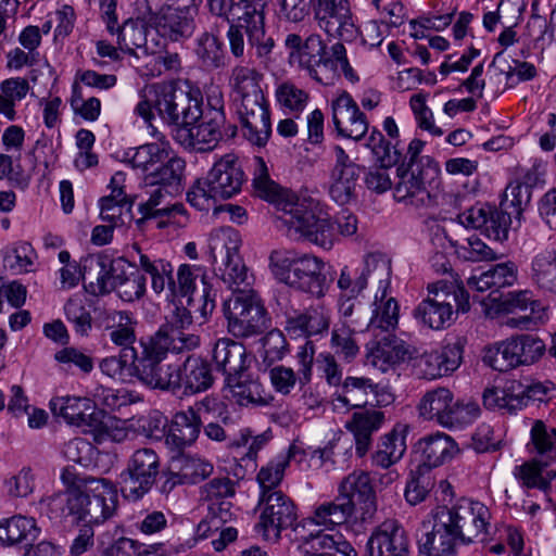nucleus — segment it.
Wrapping results in <instances>:
<instances>
[{"label":"nucleus","instance_id":"obj_1","mask_svg":"<svg viewBox=\"0 0 556 556\" xmlns=\"http://www.w3.org/2000/svg\"><path fill=\"white\" fill-rule=\"evenodd\" d=\"M65 492L52 494L41 501L51 520L63 521L72 517L75 522H86L74 539L70 553L80 556L94 544L92 525L110 519L117 508V490L104 478L77 477L70 469L62 472Z\"/></svg>","mask_w":556,"mask_h":556},{"label":"nucleus","instance_id":"obj_2","mask_svg":"<svg viewBox=\"0 0 556 556\" xmlns=\"http://www.w3.org/2000/svg\"><path fill=\"white\" fill-rule=\"evenodd\" d=\"M270 0H207L210 12L228 23L227 40L231 54L241 59L248 45L261 63L271 60L275 40L267 36L266 9Z\"/></svg>","mask_w":556,"mask_h":556},{"label":"nucleus","instance_id":"obj_3","mask_svg":"<svg viewBox=\"0 0 556 556\" xmlns=\"http://www.w3.org/2000/svg\"><path fill=\"white\" fill-rule=\"evenodd\" d=\"M261 79L262 74L248 65H236L229 78L243 136L257 147H264L271 135L270 114Z\"/></svg>","mask_w":556,"mask_h":556},{"label":"nucleus","instance_id":"obj_4","mask_svg":"<svg viewBox=\"0 0 556 556\" xmlns=\"http://www.w3.org/2000/svg\"><path fill=\"white\" fill-rule=\"evenodd\" d=\"M282 220L288 235L294 239H305L325 249L332 245L336 233L353 236L357 231V218L348 210H341L334 223L312 199L298 200L286 204Z\"/></svg>","mask_w":556,"mask_h":556},{"label":"nucleus","instance_id":"obj_5","mask_svg":"<svg viewBox=\"0 0 556 556\" xmlns=\"http://www.w3.org/2000/svg\"><path fill=\"white\" fill-rule=\"evenodd\" d=\"M531 199L528 186L519 182L509 184L501 201L504 210L513 208L511 212L498 210L495 206L477 203L458 214L457 219L466 228L477 229L488 238L503 242L507 240L511 214L520 215Z\"/></svg>","mask_w":556,"mask_h":556},{"label":"nucleus","instance_id":"obj_6","mask_svg":"<svg viewBox=\"0 0 556 556\" xmlns=\"http://www.w3.org/2000/svg\"><path fill=\"white\" fill-rule=\"evenodd\" d=\"M269 268L279 282L294 290L318 299L325 295L324 263L312 254L276 249L269 254Z\"/></svg>","mask_w":556,"mask_h":556},{"label":"nucleus","instance_id":"obj_7","mask_svg":"<svg viewBox=\"0 0 556 556\" xmlns=\"http://www.w3.org/2000/svg\"><path fill=\"white\" fill-rule=\"evenodd\" d=\"M427 289L428 296L414 309V317L420 325L441 330L453 323L454 305L456 312L469 311V294L457 281L439 280L429 283Z\"/></svg>","mask_w":556,"mask_h":556},{"label":"nucleus","instance_id":"obj_8","mask_svg":"<svg viewBox=\"0 0 556 556\" xmlns=\"http://www.w3.org/2000/svg\"><path fill=\"white\" fill-rule=\"evenodd\" d=\"M227 329L235 338H251L264 333L270 318L260 295L253 290H242L224 302Z\"/></svg>","mask_w":556,"mask_h":556},{"label":"nucleus","instance_id":"obj_9","mask_svg":"<svg viewBox=\"0 0 556 556\" xmlns=\"http://www.w3.org/2000/svg\"><path fill=\"white\" fill-rule=\"evenodd\" d=\"M435 511L441 518L445 517V523L462 543L468 544L478 538L483 541L488 534L491 514L480 502L462 498L452 507L441 506Z\"/></svg>","mask_w":556,"mask_h":556},{"label":"nucleus","instance_id":"obj_10","mask_svg":"<svg viewBox=\"0 0 556 556\" xmlns=\"http://www.w3.org/2000/svg\"><path fill=\"white\" fill-rule=\"evenodd\" d=\"M136 265L124 257L111 258L105 254L90 255L81 266V278L88 293L99 296L116 290L129 278L128 269Z\"/></svg>","mask_w":556,"mask_h":556},{"label":"nucleus","instance_id":"obj_11","mask_svg":"<svg viewBox=\"0 0 556 556\" xmlns=\"http://www.w3.org/2000/svg\"><path fill=\"white\" fill-rule=\"evenodd\" d=\"M222 238L213 240L208 250V261L220 279L236 292L242 291L241 286L248 287V268L239 255V236L232 229H223Z\"/></svg>","mask_w":556,"mask_h":556},{"label":"nucleus","instance_id":"obj_12","mask_svg":"<svg viewBox=\"0 0 556 556\" xmlns=\"http://www.w3.org/2000/svg\"><path fill=\"white\" fill-rule=\"evenodd\" d=\"M176 291L187 298L188 306H195L203 319L212 315L216 306L217 290L207 281V271L200 265L181 264L176 273Z\"/></svg>","mask_w":556,"mask_h":556},{"label":"nucleus","instance_id":"obj_13","mask_svg":"<svg viewBox=\"0 0 556 556\" xmlns=\"http://www.w3.org/2000/svg\"><path fill=\"white\" fill-rule=\"evenodd\" d=\"M160 457L152 448L137 450L119 475L123 495L137 501L146 495L154 485L160 473Z\"/></svg>","mask_w":556,"mask_h":556},{"label":"nucleus","instance_id":"obj_14","mask_svg":"<svg viewBox=\"0 0 556 556\" xmlns=\"http://www.w3.org/2000/svg\"><path fill=\"white\" fill-rule=\"evenodd\" d=\"M141 354L135 359V374L152 389L176 391L179 389V367L164 363L167 354L159 353L149 341H140Z\"/></svg>","mask_w":556,"mask_h":556},{"label":"nucleus","instance_id":"obj_15","mask_svg":"<svg viewBox=\"0 0 556 556\" xmlns=\"http://www.w3.org/2000/svg\"><path fill=\"white\" fill-rule=\"evenodd\" d=\"M258 505L261 515L255 529L266 541L277 542L281 531L291 528L296 521L294 503L282 492L261 495Z\"/></svg>","mask_w":556,"mask_h":556},{"label":"nucleus","instance_id":"obj_16","mask_svg":"<svg viewBox=\"0 0 556 556\" xmlns=\"http://www.w3.org/2000/svg\"><path fill=\"white\" fill-rule=\"evenodd\" d=\"M397 181L394 186L396 201L416 207L426 206L431 202L427 181L439 174V166L431 159H427L426 166H406L401 164L397 169Z\"/></svg>","mask_w":556,"mask_h":556},{"label":"nucleus","instance_id":"obj_17","mask_svg":"<svg viewBox=\"0 0 556 556\" xmlns=\"http://www.w3.org/2000/svg\"><path fill=\"white\" fill-rule=\"evenodd\" d=\"M149 21L157 34L172 41L182 42L190 39L197 30L198 10L191 7L162 5L159 11L152 9Z\"/></svg>","mask_w":556,"mask_h":556},{"label":"nucleus","instance_id":"obj_18","mask_svg":"<svg viewBox=\"0 0 556 556\" xmlns=\"http://www.w3.org/2000/svg\"><path fill=\"white\" fill-rule=\"evenodd\" d=\"M319 26L332 37L352 41L357 36L348 0H309Z\"/></svg>","mask_w":556,"mask_h":556},{"label":"nucleus","instance_id":"obj_19","mask_svg":"<svg viewBox=\"0 0 556 556\" xmlns=\"http://www.w3.org/2000/svg\"><path fill=\"white\" fill-rule=\"evenodd\" d=\"M207 508L206 517L197 527V535L206 539L217 533L218 536L212 540V545L215 551L222 552L238 536L237 529L230 525L236 517L233 506L226 500L210 503Z\"/></svg>","mask_w":556,"mask_h":556},{"label":"nucleus","instance_id":"obj_20","mask_svg":"<svg viewBox=\"0 0 556 556\" xmlns=\"http://www.w3.org/2000/svg\"><path fill=\"white\" fill-rule=\"evenodd\" d=\"M50 409L56 417H62L68 425L81 428L85 432L100 430L103 412L97 409L88 397L59 396L50 401Z\"/></svg>","mask_w":556,"mask_h":556},{"label":"nucleus","instance_id":"obj_21","mask_svg":"<svg viewBox=\"0 0 556 556\" xmlns=\"http://www.w3.org/2000/svg\"><path fill=\"white\" fill-rule=\"evenodd\" d=\"M180 85L175 81H163L144 87L141 100L136 106V113L147 123H150L156 111L159 116L167 124L176 103V96Z\"/></svg>","mask_w":556,"mask_h":556},{"label":"nucleus","instance_id":"obj_22","mask_svg":"<svg viewBox=\"0 0 556 556\" xmlns=\"http://www.w3.org/2000/svg\"><path fill=\"white\" fill-rule=\"evenodd\" d=\"M331 110L338 135L358 141L368 131L367 117L349 92L343 91L332 100Z\"/></svg>","mask_w":556,"mask_h":556},{"label":"nucleus","instance_id":"obj_23","mask_svg":"<svg viewBox=\"0 0 556 556\" xmlns=\"http://www.w3.org/2000/svg\"><path fill=\"white\" fill-rule=\"evenodd\" d=\"M211 190L219 200H227L238 194L245 179L239 160L233 154H226L216 161L205 176Z\"/></svg>","mask_w":556,"mask_h":556},{"label":"nucleus","instance_id":"obj_24","mask_svg":"<svg viewBox=\"0 0 556 556\" xmlns=\"http://www.w3.org/2000/svg\"><path fill=\"white\" fill-rule=\"evenodd\" d=\"M208 400L205 399L190 406L186 410H180L173 416L168 433L166 435V445L174 451H182L192 445L201 431V418L198 414L201 406H206Z\"/></svg>","mask_w":556,"mask_h":556},{"label":"nucleus","instance_id":"obj_25","mask_svg":"<svg viewBox=\"0 0 556 556\" xmlns=\"http://www.w3.org/2000/svg\"><path fill=\"white\" fill-rule=\"evenodd\" d=\"M415 452L419 455L418 466L433 468L451 462L459 454L457 442L444 432H435L420 438L415 444Z\"/></svg>","mask_w":556,"mask_h":556},{"label":"nucleus","instance_id":"obj_26","mask_svg":"<svg viewBox=\"0 0 556 556\" xmlns=\"http://www.w3.org/2000/svg\"><path fill=\"white\" fill-rule=\"evenodd\" d=\"M405 530L395 521L383 522L368 539L366 556H408Z\"/></svg>","mask_w":556,"mask_h":556},{"label":"nucleus","instance_id":"obj_27","mask_svg":"<svg viewBox=\"0 0 556 556\" xmlns=\"http://www.w3.org/2000/svg\"><path fill=\"white\" fill-rule=\"evenodd\" d=\"M330 311L321 305H312L304 311H292L287 314L286 331L293 337H313L329 330Z\"/></svg>","mask_w":556,"mask_h":556},{"label":"nucleus","instance_id":"obj_28","mask_svg":"<svg viewBox=\"0 0 556 556\" xmlns=\"http://www.w3.org/2000/svg\"><path fill=\"white\" fill-rule=\"evenodd\" d=\"M338 492L340 500L350 501L355 506L362 505L363 514L372 516L377 509L376 492L367 471L354 470L342 479Z\"/></svg>","mask_w":556,"mask_h":556},{"label":"nucleus","instance_id":"obj_29","mask_svg":"<svg viewBox=\"0 0 556 556\" xmlns=\"http://www.w3.org/2000/svg\"><path fill=\"white\" fill-rule=\"evenodd\" d=\"M342 394H339L337 401L343 405L359 407L362 403H368L364 395L372 394L375 397V405L386 406L392 403V394L368 378L364 377H346L342 382Z\"/></svg>","mask_w":556,"mask_h":556},{"label":"nucleus","instance_id":"obj_30","mask_svg":"<svg viewBox=\"0 0 556 556\" xmlns=\"http://www.w3.org/2000/svg\"><path fill=\"white\" fill-rule=\"evenodd\" d=\"M386 415L374 408L354 412L346 422V429L353 433L355 440V453L364 457L371 447L372 434L384 424Z\"/></svg>","mask_w":556,"mask_h":556},{"label":"nucleus","instance_id":"obj_31","mask_svg":"<svg viewBox=\"0 0 556 556\" xmlns=\"http://www.w3.org/2000/svg\"><path fill=\"white\" fill-rule=\"evenodd\" d=\"M459 541L435 511L432 530L426 532L418 541L420 556H455Z\"/></svg>","mask_w":556,"mask_h":556},{"label":"nucleus","instance_id":"obj_32","mask_svg":"<svg viewBox=\"0 0 556 556\" xmlns=\"http://www.w3.org/2000/svg\"><path fill=\"white\" fill-rule=\"evenodd\" d=\"M232 399L240 406H267L274 397L265 391L262 383L245 374L244 370L226 378Z\"/></svg>","mask_w":556,"mask_h":556},{"label":"nucleus","instance_id":"obj_33","mask_svg":"<svg viewBox=\"0 0 556 556\" xmlns=\"http://www.w3.org/2000/svg\"><path fill=\"white\" fill-rule=\"evenodd\" d=\"M406 425H396L390 432L383 434L371 454V465L382 469H389L399 463L406 452Z\"/></svg>","mask_w":556,"mask_h":556},{"label":"nucleus","instance_id":"obj_34","mask_svg":"<svg viewBox=\"0 0 556 556\" xmlns=\"http://www.w3.org/2000/svg\"><path fill=\"white\" fill-rule=\"evenodd\" d=\"M408 351L402 340L387 333L381 339L368 344L367 359L374 367L386 372L402 363Z\"/></svg>","mask_w":556,"mask_h":556},{"label":"nucleus","instance_id":"obj_35","mask_svg":"<svg viewBox=\"0 0 556 556\" xmlns=\"http://www.w3.org/2000/svg\"><path fill=\"white\" fill-rule=\"evenodd\" d=\"M225 124V115L216 114V117H210L208 121L201 124H193L179 129V136L184 138V142L195 150H212L223 138L222 126Z\"/></svg>","mask_w":556,"mask_h":556},{"label":"nucleus","instance_id":"obj_36","mask_svg":"<svg viewBox=\"0 0 556 556\" xmlns=\"http://www.w3.org/2000/svg\"><path fill=\"white\" fill-rule=\"evenodd\" d=\"M517 274L518 268L515 263H500L479 276L470 277L467 285L470 289L479 292L490 291V296H492L502 288L513 286L517 281Z\"/></svg>","mask_w":556,"mask_h":556},{"label":"nucleus","instance_id":"obj_37","mask_svg":"<svg viewBox=\"0 0 556 556\" xmlns=\"http://www.w3.org/2000/svg\"><path fill=\"white\" fill-rule=\"evenodd\" d=\"M39 533L40 529L31 517L14 515L0 521V543L3 546H29Z\"/></svg>","mask_w":556,"mask_h":556},{"label":"nucleus","instance_id":"obj_38","mask_svg":"<svg viewBox=\"0 0 556 556\" xmlns=\"http://www.w3.org/2000/svg\"><path fill=\"white\" fill-rule=\"evenodd\" d=\"M132 249L138 254V267L150 277L151 288L156 293H162L166 288L172 293L176 291L175 278L173 276L174 268L170 262L150 256L143 253L138 244H134Z\"/></svg>","mask_w":556,"mask_h":556},{"label":"nucleus","instance_id":"obj_39","mask_svg":"<svg viewBox=\"0 0 556 556\" xmlns=\"http://www.w3.org/2000/svg\"><path fill=\"white\" fill-rule=\"evenodd\" d=\"M175 99L177 100L167 124L179 126L180 129L195 124L202 116L201 91L186 84L184 87H180Z\"/></svg>","mask_w":556,"mask_h":556},{"label":"nucleus","instance_id":"obj_40","mask_svg":"<svg viewBox=\"0 0 556 556\" xmlns=\"http://www.w3.org/2000/svg\"><path fill=\"white\" fill-rule=\"evenodd\" d=\"M169 144L166 141L146 143L128 149L124 159L132 168L139 170L143 179L160 167L168 159Z\"/></svg>","mask_w":556,"mask_h":556},{"label":"nucleus","instance_id":"obj_41","mask_svg":"<svg viewBox=\"0 0 556 556\" xmlns=\"http://www.w3.org/2000/svg\"><path fill=\"white\" fill-rule=\"evenodd\" d=\"M213 359L216 368L222 370L226 378L235 376L247 368L244 345L229 338H222L215 342Z\"/></svg>","mask_w":556,"mask_h":556},{"label":"nucleus","instance_id":"obj_42","mask_svg":"<svg viewBox=\"0 0 556 556\" xmlns=\"http://www.w3.org/2000/svg\"><path fill=\"white\" fill-rule=\"evenodd\" d=\"M148 341L156 346L161 354L189 352L200 344L199 336L174 326H162Z\"/></svg>","mask_w":556,"mask_h":556},{"label":"nucleus","instance_id":"obj_43","mask_svg":"<svg viewBox=\"0 0 556 556\" xmlns=\"http://www.w3.org/2000/svg\"><path fill=\"white\" fill-rule=\"evenodd\" d=\"M454 394L447 388H437L425 393L418 404L419 415L425 420L446 427L451 415Z\"/></svg>","mask_w":556,"mask_h":556},{"label":"nucleus","instance_id":"obj_44","mask_svg":"<svg viewBox=\"0 0 556 556\" xmlns=\"http://www.w3.org/2000/svg\"><path fill=\"white\" fill-rule=\"evenodd\" d=\"M529 278L543 294H556V251L546 249L531 261Z\"/></svg>","mask_w":556,"mask_h":556},{"label":"nucleus","instance_id":"obj_45","mask_svg":"<svg viewBox=\"0 0 556 556\" xmlns=\"http://www.w3.org/2000/svg\"><path fill=\"white\" fill-rule=\"evenodd\" d=\"M179 389L185 388V393H199L207 390L213 383L210 365L198 356H188L179 367Z\"/></svg>","mask_w":556,"mask_h":556},{"label":"nucleus","instance_id":"obj_46","mask_svg":"<svg viewBox=\"0 0 556 556\" xmlns=\"http://www.w3.org/2000/svg\"><path fill=\"white\" fill-rule=\"evenodd\" d=\"M110 318L114 323L113 326L108 327L110 340L122 349L121 353H124V356H130V362L134 363L139 355L132 346L136 342V333L130 315L114 311L110 314Z\"/></svg>","mask_w":556,"mask_h":556},{"label":"nucleus","instance_id":"obj_47","mask_svg":"<svg viewBox=\"0 0 556 556\" xmlns=\"http://www.w3.org/2000/svg\"><path fill=\"white\" fill-rule=\"evenodd\" d=\"M186 162L178 156H172L160 163L152 174L144 178L147 186H162L170 193H178L181 190V181Z\"/></svg>","mask_w":556,"mask_h":556},{"label":"nucleus","instance_id":"obj_48","mask_svg":"<svg viewBox=\"0 0 556 556\" xmlns=\"http://www.w3.org/2000/svg\"><path fill=\"white\" fill-rule=\"evenodd\" d=\"M354 511L352 502L340 500L338 495L334 501L317 506L308 520L316 526L332 528L345 523Z\"/></svg>","mask_w":556,"mask_h":556},{"label":"nucleus","instance_id":"obj_49","mask_svg":"<svg viewBox=\"0 0 556 556\" xmlns=\"http://www.w3.org/2000/svg\"><path fill=\"white\" fill-rule=\"evenodd\" d=\"M358 328L346 323H337L332 328L330 346L346 363L353 362L359 353L356 339Z\"/></svg>","mask_w":556,"mask_h":556},{"label":"nucleus","instance_id":"obj_50","mask_svg":"<svg viewBox=\"0 0 556 556\" xmlns=\"http://www.w3.org/2000/svg\"><path fill=\"white\" fill-rule=\"evenodd\" d=\"M195 54L207 70H217L226 65L224 43L213 31H204L199 36Z\"/></svg>","mask_w":556,"mask_h":556},{"label":"nucleus","instance_id":"obj_51","mask_svg":"<svg viewBox=\"0 0 556 556\" xmlns=\"http://www.w3.org/2000/svg\"><path fill=\"white\" fill-rule=\"evenodd\" d=\"M508 339L514 352L516 367L535 363L546 350L544 341L532 333L513 336Z\"/></svg>","mask_w":556,"mask_h":556},{"label":"nucleus","instance_id":"obj_52","mask_svg":"<svg viewBox=\"0 0 556 556\" xmlns=\"http://www.w3.org/2000/svg\"><path fill=\"white\" fill-rule=\"evenodd\" d=\"M368 281L366 280L365 273H361L355 280L354 287L351 289V294L341 293L339 298V314L340 320L338 323H346L352 326L363 327L366 323V317L361 316V303L356 301L358 294L366 289Z\"/></svg>","mask_w":556,"mask_h":556},{"label":"nucleus","instance_id":"obj_53","mask_svg":"<svg viewBox=\"0 0 556 556\" xmlns=\"http://www.w3.org/2000/svg\"><path fill=\"white\" fill-rule=\"evenodd\" d=\"M295 454V447L291 446L287 454H280L262 467L257 473V482L261 486V495H267L269 492H281L276 488L283 479L285 470L290 464L291 457Z\"/></svg>","mask_w":556,"mask_h":556},{"label":"nucleus","instance_id":"obj_54","mask_svg":"<svg viewBox=\"0 0 556 556\" xmlns=\"http://www.w3.org/2000/svg\"><path fill=\"white\" fill-rule=\"evenodd\" d=\"M359 168L331 170L329 194L340 205L348 204L355 197Z\"/></svg>","mask_w":556,"mask_h":556},{"label":"nucleus","instance_id":"obj_55","mask_svg":"<svg viewBox=\"0 0 556 556\" xmlns=\"http://www.w3.org/2000/svg\"><path fill=\"white\" fill-rule=\"evenodd\" d=\"M435 481L431 470L428 467L417 466L410 471L406 482L404 496L409 505H417L426 501Z\"/></svg>","mask_w":556,"mask_h":556},{"label":"nucleus","instance_id":"obj_56","mask_svg":"<svg viewBox=\"0 0 556 556\" xmlns=\"http://www.w3.org/2000/svg\"><path fill=\"white\" fill-rule=\"evenodd\" d=\"M386 296V289L382 290L380 298L378 294H376V308L374 309L372 316L367 325V327L371 330L381 329L388 332L390 329H393L397 325V302L395 301L394 298H389L384 300Z\"/></svg>","mask_w":556,"mask_h":556},{"label":"nucleus","instance_id":"obj_57","mask_svg":"<svg viewBox=\"0 0 556 556\" xmlns=\"http://www.w3.org/2000/svg\"><path fill=\"white\" fill-rule=\"evenodd\" d=\"M0 90V113L13 121L15 118V102L26 97L29 84L25 78L12 77L1 83Z\"/></svg>","mask_w":556,"mask_h":556},{"label":"nucleus","instance_id":"obj_58","mask_svg":"<svg viewBox=\"0 0 556 556\" xmlns=\"http://www.w3.org/2000/svg\"><path fill=\"white\" fill-rule=\"evenodd\" d=\"M303 542L314 551L334 549L343 556H357V552L340 532L328 533L325 530H319L316 533H309L308 536H303Z\"/></svg>","mask_w":556,"mask_h":556},{"label":"nucleus","instance_id":"obj_59","mask_svg":"<svg viewBox=\"0 0 556 556\" xmlns=\"http://www.w3.org/2000/svg\"><path fill=\"white\" fill-rule=\"evenodd\" d=\"M253 188L255 193L267 201L277 202L280 199L279 186L270 179L267 165L263 157L253 159Z\"/></svg>","mask_w":556,"mask_h":556},{"label":"nucleus","instance_id":"obj_60","mask_svg":"<svg viewBox=\"0 0 556 556\" xmlns=\"http://www.w3.org/2000/svg\"><path fill=\"white\" fill-rule=\"evenodd\" d=\"M482 361L486 366L501 372L516 368L509 339L484 348Z\"/></svg>","mask_w":556,"mask_h":556},{"label":"nucleus","instance_id":"obj_61","mask_svg":"<svg viewBox=\"0 0 556 556\" xmlns=\"http://www.w3.org/2000/svg\"><path fill=\"white\" fill-rule=\"evenodd\" d=\"M276 99L285 110L299 114L305 109L309 96L293 83L285 81L277 87Z\"/></svg>","mask_w":556,"mask_h":556},{"label":"nucleus","instance_id":"obj_62","mask_svg":"<svg viewBox=\"0 0 556 556\" xmlns=\"http://www.w3.org/2000/svg\"><path fill=\"white\" fill-rule=\"evenodd\" d=\"M455 253L467 262H485L496 258L495 252L477 236L467 238L462 243H455Z\"/></svg>","mask_w":556,"mask_h":556},{"label":"nucleus","instance_id":"obj_63","mask_svg":"<svg viewBox=\"0 0 556 556\" xmlns=\"http://www.w3.org/2000/svg\"><path fill=\"white\" fill-rule=\"evenodd\" d=\"M326 55V45L321 37L317 34L309 35L304 46L298 54H295L294 63H298L299 67L305 71L312 70L317 62H321V59Z\"/></svg>","mask_w":556,"mask_h":556},{"label":"nucleus","instance_id":"obj_64","mask_svg":"<svg viewBox=\"0 0 556 556\" xmlns=\"http://www.w3.org/2000/svg\"><path fill=\"white\" fill-rule=\"evenodd\" d=\"M531 442L540 455L556 457V429L547 427L542 420H535L531 428Z\"/></svg>","mask_w":556,"mask_h":556}]
</instances>
